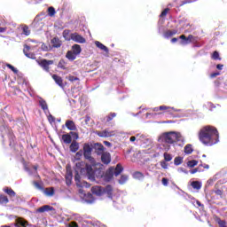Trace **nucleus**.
<instances>
[{
    "label": "nucleus",
    "instance_id": "obj_1",
    "mask_svg": "<svg viewBox=\"0 0 227 227\" xmlns=\"http://www.w3.org/2000/svg\"><path fill=\"white\" fill-rule=\"evenodd\" d=\"M91 153H93V142L83 144V157L90 163H86L85 168H81L80 172L85 175L90 182H95V177L100 176V168H97V160Z\"/></svg>",
    "mask_w": 227,
    "mask_h": 227
},
{
    "label": "nucleus",
    "instance_id": "obj_2",
    "mask_svg": "<svg viewBox=\"0 0 227 227\" xmlns=\"http://www.w3.org/2000/svg\"><path fill=\"white\" fill-rule=\"evenodd\" d=\"M176 141L181 143L185 141L181 133L176 131L164 132L158 137V143L161 144L158 145L157 148L164 152H169L171 150V145H175Z\"/></svg>",
    "mask_w": 227,
    "mask_h": 227
},
{
    "label": "nucleus",
    "instance_id": "obj_3",
    "mask_svg": "<svg viewBox=\"0 0 227 227\" xmlns=\"http://www.w3.org/2000/svg\"><path fill=\"white\" fill-rule=\"evenodd\" d=\"M200 142L205 146H213L219 143V131L213 126H204L200 131Z\"/></svg>",
    "mask_w": 227,
    "mask_h": 227
},
{
    "label": "nucleus",
    "instance_id": "obj_4",
    "mask_svg": "<svg viewBox=\"0 0 227 227\" xmlns=\"http://www.w3.org/2000/svg\"><path fill=\"white\" fill-rule=\"evenodd\" d=\"M122 172L123 167L121 164H117L115 168L110 167L105 174H102V170L100 169L99 176H96L95 178L102 176L105 182H111L113 180V176H119Z\"/></svg>",
    "mask_w": 227,
    "mask_h": 227
},
{
    "label": "nucleus",
    "instance_id": "obj_5",
    "mask_svg": "<svg viewBox=\"0 0 227 227\" xmlns=\"http://www.w3.org/2000/svg\"><path fill=\"white\" fill-rule=\"evenodd\" d=\"M189 43H192L193 49L200 47V37L194 36L192 35H189L185 36V35H181L179 36V45H189Z\"/></svg>",
    "mask_w": 227,
    "mask_h": 227
},
{
    "label": "nucleus",
    "instance_id": "obj_6",
    "mask_svg": "<svg viewBox=\"0 0 227 227\" xmlns=\"http://www.w3.org/2000/svg\"><path fill=\"white\" fill-rule=\"evenodd\" d=\"M92 194L95 196H102V194H107L108 198H113V186L111 184H107L105 187L96 185L91 188Z\"/></svg>",
    "mask_w": 227,
    "mask_h": 227
},
{
    "label": "nucleus",
    "instance_id": "obj_7",
    "mask_svg": "<svg viewBox=\"0 0 227 227\" xmlns=\"http://www.w3.org/2000/svg\"><path fill=\"white\" fill-rule=\"evenodd\" d=\"M169 109H172V111H174V113H180L177 115V118H187V117L191 116V110L176 109L175 107L166 106H160V111H168V113H169Z\"/></svg>",
    "mask_w": 227,
    "mask_h": 227
},
{
    "label": "nucleus",
    "instance_id": "obj_8",
    "mask_svg": "<svg viewBox=\"0 0 227 227\" xmlns=\"http://www.w3.org/2000/svg\"><path fill=\"white\" fill-rule=\"evenodd\" d=\"M92 152L96 153V155H102L104 152H106V147H104V145L98 143V142H92Z\"/></svg>",
    "mask_w": 227,
    "mask_h": 227
},
{
    "label": "nucleus",
    "instance_id": "obj_9",
    "mask_svg": "<svg viewBox=\"0 0 227 227\" xmlns=\"http://www.w3.org/2000/svg\"><path fill=\"white\" fill-rule=\"evenodd\" d=\"M74 182L77 187H85L86 189H88V187L90 186V183L86 181H81V175H79V172H76L74 175Z\"/></svg>",
    "mask_w": 227,
    "mask_h": 227
},
{
    "label": "nucleus",
    "instance_id": "obj_10",
    "mask_svg": "<svg viewBox=\"0 0 227 227\" xmlns=\"http://www.w3.org/2000/svg\"><path fill=\"white\" fill-rule=\"evenodd\" d=\"M38 64L41 66V68L44 70V72H49L51 65H54V60H47L45 59H41Z\"/></svg>",
    "mask_w": 227,
    "mask_h": 227
},
{
    "label": "nucleus",
    "instance_id": "obj_11",
    "mask_svg": "<svg viewBox=\"0 0 227 227\" xmlns=\"http://www.w3.org/2000/svg\"><path fill=\"white\" fill-rule=\"evenodd\" d=\"M99 156L101 157L102 164H105V166H109V164H111V153H110L104 152Z\"/></svg>",
    "mask_w": 227,
    "mask_h": 227
},
{
    "label": "nucleus",
    "instance_id": "obj_12",
    "mask_svg": "<svg viewBox=\"0 0 227 227\" xmlns=\"http://www.w3.org/2000/svg\"><path fill=\"white\" fill-rule=\"evenodd\" d=\"M97 136L98 137H112V136H114V131L109 130V129H106L105 130L102 131H96Z\"/></svg>",
    "mask_w": 227,
    "mask_h": 227
},
{
    "label": "nucleus",
    "instance_id": "obj_13",
    "mask_svg": "<svg viewBox=\"0 0 227 227\" xmlns=\"http://www.w3.org/2000/svg\"><path fill=\"white\" fill-rule=\"evenodd\" d=\"M71 40L76 43H86V39L77 33L71 34Z\"/></svg>",
    "mask_w": 227,
    "mask_h": 227
},
{
    "label": "nucleus",
    "instance_id": "obj_14",
    "mask_svg": "<svg viewBox=\"0 0 227 227\" xmlns=\"http://www.w3.org/2000/svg\"><path fill=\"white\" fill-rule=\"evenodd\" d=\"M31 51V47L27 44L24 45L23 52L27 58H29V59H36V55L33 52H29Z\"/></svg>",
    "mask_w": 227,
    "mask_h": 227
},
{
    "label": "nucleus",
    "instance_id": "obj_15",
    "mask_svg": "<svg viewBox=\"0 0 227 227\" xmlns=\"http://www.w3.org/2000/svg\"><path fill=\"white\" fill-rule=\"evenodd\" d=\"M25 171L29 175V176H36L38 173V167L37 166H33L32 168H30L27 166H24Z\"/></svg>",
    "mask_w": 227,
    "mask_h": 227
},
{
    "label": "nucleus",
    "instance_id": "obj_16",
    "mask_svg": "<svg viewBox=\"0 0 227 227\" xmlns=\"http://www.w3.org/2000/svg\"><path fill=\"white\" fill-rule=\"evenodd\" d=\"M54 210V207L50 205H44L36 209V214H43L44 212H52Z\"/></svg>",
    "mask_w": 227,
    "mask_h": 227
},
{
    "label": "nucleus",
    "instance_id": "obj_17",
    "mask_svg": "<svg viewBox=\"0 0 227 227\" xmlns=\"http://www.w3.org/2000/svg\"><path fill=\"white\" fill-rule=\"evenodd\" d=\"M82 201L83 203H87V205H93V203H95V198L93 197V194L87 193L84 194V199Z\"/></svg>",
    "mask_w": 227,
    "mask_h": 227
},
{
    "label": "nucleus",
    "instance_id": "obj_18",
    "mask_svg": "<svg viewBox=\"0 0 227 227\" xmlns=\"http://www.w3.org/2000/svg\"><path fill=\"white\" fill-rule=\"evenodd\" d=\"M27 224H29L27 221L22 217H18L16 219L15 227H27Z\"/></svg>",
    "mask_w": 227,
    "mask_h": 227
},
{
    "label": "nucleus",
    "instance_id": "obj_19",
    "mask_svg": "<svg viewBox=\"0 0 227 227\" xmlns=\"http://www.w3.org/2000/svg\"><path fill=\"white\" fill-rule=\"evenodd\" d=\"M177 33H178V30L176 29L166 30V32L163 34V38H165L166 40H169L171 36H175V35H176Z\"/></svg>",
    "mask_w": 227,
    "mask_h": 227
},
{
    "label": "nucleus",
    "instance_id": "obj_20",
    "mask_svg": "<svg viewBox=\"0 0 227 227\" xmlns=\"http://www.w3.org/2000/svg\"><path fill=\"white\" fill-rule=\"evenodd\" d=\"M4 192L9 195V198H11V200H13V198H17V193L12 188H8V187L4 188Z\"/></svg>",
    "mask_w": 227,
    "mask_h": 227
},
{
    "label": "nucleus",
    "instance_id": "obj_21",
    "mask_svg": "<svg viewBox=\"0 0 227 227\" xmlns=\"http://www.w3.org/2000/svg\"><path fill=\"white\" fill-rule=\"evenodd\" d=\"M51 43V47H53L54 49H59V47H61L62 45L61 40H59L58 37L52 38Z\"/></svg>",
    "mask_w": 227,
    "mask_h": 227
},
{
    "label": "nucleus",
    "instance_id": "obj_22",
    "mask_svg": "<svg viewBox=\"0 0 227 227\" xmlns=\"http://www.w3.org/2000/svg\"><path fill=\"white\" fill-rule=\"evenodd\" d=\"M52 79L55 81L56 84L59 86L60 88H65V85L63 84V78L58 74H53Z\"/></svg>",
    "mask_w": 227,
    "mask_h": 227
},
{
    "label": "nucleus",
    "instance_id": "obj_23",
    "mask_svg": "<svg viewBox=\"0 0 227 227\" xmlns=\"http://www.w3.org/2000/svg\"><path fill=\"white\" fill-rule=\"evenodd\" d=\"M39 106L44 113H49V106L47 105V102L42 98H40Z\"/></svg>",
    "mask_w": 227,
    "mask_h": 227
},
{
    "label": "nucleus",
    "instance_id": "obj_24",
    "mask_svg": "<svg viewBox=\"0 0 227 227\" xmlns=\"http://www.w3.org/2000/svg\"><path fill=\"white\" fill-rule=\"evenodd\" d=\"M66 127L68 130H77V126H75V122L71 120L66 121Z\"/></svg>",
    "mask_w": 227,
    "mask_h": 227
},
{
    "label": "nucleus",
    "instance_id": "obj_25",
    "mask_svg": "<svg viewBox=\"0 0 227 227\" xmlns=\"http://www.w3.org/2000/svg\"><path fill=\"white\" fill-rule=\"evenodd\" d=\"M43 194H45V196H48L49 198H52V196H54V187H51V188H44V190H43Z\"/></svg>",
    "mask_w": 227,
    "mask_h": 227
},
{
    "label": "nucleus",
    "instance_id": "obj_26",
    "mask_svg": "<svg viewBox=\"0 0 227 227\" xmlns=\"http://www.w3.org/2000/svg\"><path fill=\"white\" fill-rule=\"evenodd\" d=\"M95 45L98 47V49L104 51V52H109V48H107V46L104 45V43H100L99 41H96Z\"/></svg>",
    "mask_w": 227,
    "mask_h": 227
},
{
    "label": "nucleus",
    "instance_id": "obj_27",
    "mask_svg": "<svg viewBox=\"0 0 227 227\" xmlns=\"http://www.w3.org/2000/svg\"><path fill=\"white\" fill-rule=\"evenodd\" d=\"M72 52L74 53L76 56H79V54L82 52V49L81 48V45L74 44L72 46Z\"/></svg>",
    "mask_w": 227,
    "mask_h": 227
},
{
    "label": "nucleus",
    "instance_id": "obj_28",
    "mask_svg": "<svg viewBox=\"0 0 227 227\" xmlns=\"http://www.w3.org/2000/svg\"><path fill=\"white\" fill-rule=\"evenodd\" d=\"M69 150L73 153H75L79 150V143H77L76 141L72 142L69 146Z\"/></svg>",
    "mask_w": 227,
    "mask_h": 227
},
{
    "label": "nucleus",
    "instance_id": "obj_29",
    "mask_svg": "<svg viewBox=\"0 0 227 227\" xmlns=\"http://www.w3.org/2000/svg\"><path fill=\"white\" fill-rule=\"evenodd\" d=\"M133 178L135 180H139L140 182H142V180H145V174L139 171H136L133 173Z\"/></svg>",
    "mask_w": 227,
    "mask_h": 227
},
{
    "label": "nucleus",
    "instance_id": "obj_30",
    "mask_svg": "<svg viewBox=\"0 0 227 227\" xmlns=\"http://www.w3.org/2000/svg\"><path fill=\"white\" fill-rule=\"evenodd\" d=\"M62 140L66 145H70L72 143V136L69 134L62 135Z\"/></svg>",
    "mask_w": 227,
    "mask_h": 227
},
{
    "label": "nucleus",
    "instance_id": "obj_31",
    "mask_svg": "<svg viewBox=\"0 0 227 227\" xmlns=\"http://www.w3.org/2000/svg\"><path fill=\"white\" fill-rule=\"evenodd\" d=\"M66 58L69 60V61H74V59H77V55L73 53L72 51H68L66 54Z\"/></svg>",
    "mask_w": 227,
    "mask_h": 227
},
{
    "label": "nucleus",
    "instance_id": "obj_32",
    "mask_svg": "<svg viewBox=\"0 0 227 227\" xmlns=\"http://www.w3.org/2000/svg\"><path fill=\"white\" fill-rule=\"evenodd\" d=\"M21 35H24L25 36H29L31 35V30H29V27L27 25H23L21 27Z\"/></svg>",
    "mask_w": 227,
    "mask_h": 227
},
{
    "label": "nucleus",
    "instance_id": "obj_33",
    "mask_svg": "<svg viewBox=\"0 0 227 227\" xmlns=\"http://www.w3.org/2000/svg\"><path fill=\"white\" fill-rule=\"evenodd\" d=\"M184 152L185 153V155H191V153H192V152H194V149H192V145L188 144L184 146Z\"/></svg>",
    "mask_w": 227,
    "mask_h": 227
},
{
    "label": "nucleus",
    "instance_id": "obj_34",
    "mask_svg": "<svg viewBox=\"0 0 227 227\" xmlns=\"http://www.w3.org/2000/svg\"><path fill=\"white\" fill-rule=\"evenodd\" d=\"M62 35L63 38H65V40H67V42H70V40H72V34H70V30H64Z\"/></svg>",
    "mask_w": 227,
    "mask_h": 227
},
{
    "label": "nucleus",
    "instance_id": "obj_35",
    "mask_svg": "<svg viewBox=\"0 0 227 227\" xmlns=\"http://www.w3.org/2000/svg\"><path fill=\"white\" fill-rule=\"evenodd\" d=\"M10 200L4 195H0V205H8Z\"/></svg>",
    "mask_w": 227,
    "mask_h": 227
},
{
    "label": "nucleus",
    "instance_id": "obj_36",
    "mask_svg": "<svg viewBox=\"0 0 227 227\" xmlns=\"http://www.w3.org/2000/svg\"><path fill=\"white\" fill-rule=\"evenodd\" d=\"M49 17H54L56 15V9L53 6H50L47 9Z\"/></svg>",
    "mask_w": 227,
    "mask_h": 227
},
{
    "label": "nucleus",
    "instance_id": "obj_37",
    "mask_svg": "<svg viewBox=\"0 0 227 227\" xmlns=\"http://www.w3.org/2000/svg\"><path fill=\"white\" fill-rule=\"evenodd\" d=\"M40 24H42V21H36V20H35L32 23V26L36 29V31H41L42 25L40 26ZM38 26L40 27H38Z\"/></svg>",
    "mask_w": 227,
    "mask_h": 227
},
{
    "label": "nucleus",
    "instance_id": "obj_38",
    "mask_svg": "<svg viewBox=\"0 0 227 227\" xmlns=\"http://www.w3.org/2000/svg\"><path fill=\"white\" fill-rule=\"evenodd\" d=\"M58 67L61 68V70H67V62H65V59H60Z\"/></svg>",
    "mask_w": 227,
    "mask_h": 227
},
{
    "label": "nucleus",
    "instance_id": "obj_39",
    "mask_svg": "<svg viewBox=\"0 0 227 227\" xmlns=\"http://www.w3.org/2000/svg\"><path fill=\"white\" fill-rule=\"evenodd\" d=\"M182 162H184V158L177 156L174 159V164L175 166H180V164H182Z\"/></svg>",
    "mask_w": 227,
    "mask_h": 227
},
{
    "label": "nucleus",
    "instance_id": "obj_40",
    "mask_svg": "<svg viewBox=\"0 0 227 227\" xmlns=\"http://www.w3.org/2000/svg\"><path fill=\"white\" fill-rule=\"evenodd\" d=\"M163 157H164V160L165 162H170V160H173V156H171V154L169 153H163Z\"/></svg>",
    "mask_w": 227,
    "mask_h": 227
},
{
    "label": "nucleus",
    "instance_id": "obj_41",
    "mask_svg": "<svg viewBox=\"0 0 227 227\" xmlns=\"http://www.w3.org/2000/svg\"><path fill=\"white\" fill-rule=\"evenodd\" d=\"M127 180H129V176L122 175V176H121V178L119 179V184H120L121 185H123V184H126V183H127Z\"/></svg>",
    "mask_w": 227,
    "mask_h": 227
},
{
    "label": "nucleus",
    "instance_id": "obj_42",
    "mask_svg": "<svg viewBox=\"0 0 227 227\" xmlns=\"http://www.w3.org/2000/svg\"><path fill=\"white\" fill-rule=\"evenodd\" d=\"M188 168H194V166H198V160H192L187 162Z\"/></svg>",
    "mask_w": 227,
    "mask_h": 227
},
{
    "label": "nucleus",
    "instance_id": "obj_43",
    "mask_svg": "<svg viewBox=\"0 0 227 227\" xmlns=\"http://www.w3.org/2000/svg\"><path fill=\"white\" fill-rule=\"evenodd\" d=\"M191 185L193 189L200 191V181H193L191 183Z\"/></svg>",
    "mask_w": 227,
    "mask_h": 227
},
{
    "label": "nucleus",
    "instance_id": "obj_44",
    "mask_svg": "<svg viewBox=\"0 0 227 227\" xmlns=\"http://www.w3.org/2000/svg\"><path fill=\"white\" fill-rule=\"evenodd\" d=\"M41 51H43L44 52L51 51V45H47L43 43L41 45Z\"/></svg>",
    "mask_w": 227,
    "mask_h": 227
},
{
    "label": "nucleus",
    "instance_id": "obj_45",
    "mask_svg": "<svg viewBox=\"0 0 227 227\" xmlns=\"http://www.w3.org/2000/svg\"><path fill=\"white\" fill-rule=\"evenodd\" d=\"M73 219L74 221H77L78 223H82V218L81 215H79V214H74L73 215Z\"/></svg>",
    "mask_w": 227,
    "mask_h": 227
},
{
    "label": "nucleus",
    "instance_id": "obj_46",
    "mask_svg": "<svg viewBox=\"0 0 227 227\" xmlns=\"http://www.w3.org/2000/svg\"><path fill=\"white\" fill-rule=\"evenodd\" d=\"M6 67H9L10 70H12V72H13V74H19V70L17 68H15V67H13L11 64H6Z\"/></svg>",
    "mask_w": 227,
    "mask_h": 227
},
{
    "label": "nucleus",
    "instance_id": "obj_47",
    "mask_svg": "<svg viewBox=\"0 0 227 227\" xmlns=\"http://www.w3.org/2000/svg\"><path fill=\"white\" fill-rule=\"evenodd\" d=\"M114 118H116V113H111L106 116V121H113Z\"/></svg>",
    "mask_w": 227,
    "mask_h": 227
},
{
    "label": "nucleus",
    "instance_id": "obj_48",
    "mask_svg": "<svg viewBox=\"0 0 227 227\" xmlns=\"http://www.w3.org/2000/svg\"><path fill=\"white\" fill-rule=\"evenodd\" d=\"M158 33L160 35H164V33H166V27L164 26H162V25L159 26Z\"/></svg>",
    "mask_w": 227,
    "mask_h": 227
},
{
    "label": "nucleus",
    "instance_id": "obj_49",
    "mask_svg": "<svg viewBox=\"0 0 227 227\" xmlns=\"http://www.w3.org/2000/svg\"><path fill=\"white\" fill-rule=\"evenodd\" d=\"M67 79H68V81H70L71 82H74L75 81H79V77L74 76V75H68L67 77Z\"/></svg>",
    "mask_w": 227,
    "mask_h": 227
},
{
    "label": "nucleus",
    "instance_id": "obj_50",
    "mask_svg": "<svg viewBox=\"0 0 227 227\" xmlns=\"http://www.w3.org/2000/svg\"><path fill=\"white\" fill-rule=\"evenodd\" d=\"M34 185H35V187H36V189H39V191H42V192H43V190L45 188H43V186L40 185V184L38 182L35 181Z\"/></svg>",
    "mask_w": 227,
    "mask_h": 227
},
{
    "label": "nucleus",
    "instance_id": "obj_51",
    "mask_svg": "<svg viewBox=\"0 0 227 227\" xmlns=\"http://www.w3.org/2000/svg\"><path fill=\"white\" fill-rule=\"evenodd\" d=\"M212 59H215V60L219 59V61H221V59L219 58V52L218 51H214V53L212 55Z\"/></svg>",
    "mask_w": 227,
    "mask_h": 227
},
{
    "label": "nucleus",
    "instance_id": "obj_52",
    "mask_svg": "<svg viewBox=\"0 0 227 227\" xmlns=\"http://www.w3.org/2000/svg\"><path fill=\"white\" fill-rule=\"evenodd\" d=\"M69 135L72 136L71 137H73V139H79V134H77V132L71 131Z\"/></svg>",
    "mask_w": 227,
    "mask_h": 227
},
{
    "label": "nucleus",
    "instance_id": "obj_53",
    "mask_svg": "<svg viewBox=\"0 0 227 227\" xmlns=\"http://www.w3.org/2000/svg\"><path fill=\"white\" fill-rule=\"evenodd\" d=\"M161 184H162V185H164L165 187H168V184H169V180H168V178H166V177H163V178L161 179Z\"/></svg>",
    "mask_w": 227,
    "mask_h": 227
},
{
    "label": "nucleus",
    "instance_id": "obj_54",
    "mask_svg": "<svg viewBox=\"0 0 227 227\" xmlns=\"http://www.w3.org/2000/svg\"><path fill=\"white\" fill-rule=\"evenodd\" d=\"M48 121L50 123H54V121H56V118H54V116H52V114H50L48 116Z\"/></svg>",
    "mask_w": 227,
    "mask_h": 227
},
{
    "label": "nucleus",
    "instance_id": "obj_55",
    "mask_svg": "<svg viewBox=\"0 0 227 227\" xmlns=\"http://www.w3.org/2000/svg\"><path fill=\"white\" fill-rule=\"evenodd\" d=\"M145 111H153L154 113H157L160 111V106L159 107H154V108H145Z\"/></svg>",
    "mask_w": 227,
    "mask_h": 227
},
{
    "label": "nucleus",
    "instance_id": "obj_56",
    "mask_svg": "<svg viewBox=\"0 0 227 227\" xmlns=\"http://www.w3.org/2000/svg\"><path fill=\"white\" fill-rule=\"evenodd\" d=\"M68 227H79V224H77V222L72 221L68 223Z\"/></svg>",
    "mask_w": 227,
    "mask_h": 227
},
{
    "label": "nucleus",
    "instance_id": "obj_57",
    "mask_svg": "<svg viewBox=\"0 0 227 227\" xmlns=\"http://www.w3.org/2000/svg\"><path fill=\"white\" fill-rule=\"evenodd\" d=\"M168 12H169V9H168V8L164 9V10L161 12L160 17H166V15H168Z\"/></svg>",
    "mask_w": 227,
    "mask_h": 227
},
{
    "label": "nucleus",
    "instance_id": "obj_58",
    "mask_svg": "<svg viewBox=\"0 0 227 227\" xmlns=\"http://www.w3.org/2000/svg\"><path fill=\"white\" fill-rule=\"evenodd\" d=\"M168 161H164V160H161L160 161V166L163 169H168Z\"/></svg>",
    "mask_w": 227,
    "mask_h": 227
},
{
    "label": "nucleus",
    "instance_id": "obj_59",
    "mask_svg": "<svg viewBox=\"0 0 227 227\" xmlns=\"http://www.w3.org/2000/svg\"><path fill=\"white\" fill-rule=\"evenodd\" d=\"M218 224H219L220 227H227L226 226V222H224L223 220H219Z\"/></svg>",
    "mask_w": 227,
    "mask_h": 227
},
{
    "label": "nucleus",
    "instance_id": "obj_60",
    "mask_svg": "<svg viewBox=\"0 0 227 227\" xmlns=\"http://www.w3.org/2000/svg\"><path fill=\"white\" fill-rule=\"evenodd\" d=\"M178 172L179 173H184L185 175L189 174V171L185 170V168H179Z\"/></svg>",
    "mask_w": 227,
    "mask_h": 227
},
{
    "label": "nucleus",
    "instance_id": "obj_61",
    "mask_svg": "<svg viewBox=\"0 0 227 227\" xmlns=\"http://www.w3.org/2000/svg\"><path fill=\"white\" fill-rule=\"evenodd\" d=\"M179 41H180V36L174 37V38L171 39V43H176V42L179 43Z\"/></svg>",
    "mask_w": 227,
    "mask_h": 227
},
{
    "label": "nucleus",
    "instance_id": "obj_62",
    "mask_svg": "<svg viewBox=\"0 0 227 227\" xmlns=\"http://www.w3.org/2000/svg\"><path fill=\"white\" fill-rule=\"evenodd\" d=\"M153 116H157V114L147 113V114H145V117H146V118H152V117H153Z\"/></svg>",
    "mask_w": 227,
    "mask_h": 227
},
{
    "label": "nucleus",
    "instance_id": "obj_63",
    "mask_svg": "<svg viewBox=\"0 0 227 227\" xmlns=\"http://www.w3.org/2000/svg\"><path fill=\"white\" fill-rule=\"evenodd\" d=\"M217 75H221V73H219V72L213 73V74H211L210 77H211L212 79H214V77H217Z\"/></svg>",
    "mask_w": 227,
    "mask_h": 227
},
{
    "label": "nucleus",
    "instance_id": "obj_64",
    "mask_svg": "<svg viewBox=\"0 0 227 227\" xmlns=\"http://www.w3.org/2000/svg\"><path fill=\"white\" fill-rule=\"evenodd\" d=\"M76 157H78V159H81V157H82V151H78L76 153Z\"/></svg>",
    "mask_w": 227,
    "mask_h": 227
}]
</instances>
